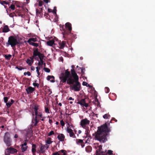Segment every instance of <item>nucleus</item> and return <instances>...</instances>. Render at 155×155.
Listing matches in <instances>:
<instances>
[{
  "instance_id": "nucleus-43",
  "label": "nucleus",
  "mask_w": 155,
  "mask_h": 155,
  "mask_svg": "<svg viewBox=\"0 0 155 155\" xmlns=\"http://www.w3.org/2000/svg\"><path fill=\"white\" fill-rule=\"evenodd\" d=\"M105 92L107 93H108L110 91V89L109 88L107 87H105Z\"/></svg>"
},
{
  "instance_id": "nucleus-11",
  "label": "nucleus",
  "mask_w": 155,
  "mask_h": 155,
  "mask_svg": "<svg viewBox=\"0 0 155 155\" xmlns=\"http://www.w3.org/2000/svg\"><path fill=\"white\" fill-rule=\"evenodd\" d=\"M38 57L40 59V61L38 62V65L39 66H41L43 64L44 61L43 59L44 57H45V56L43 54H42V55L39 56Z\"/></svg>"
},
{
  "instance_id": "nucleus-16",
  "label": "nucleus",
  "mask_w": 155,
  "mask_h": 155,
  "mask_svg": "<svg viewBox=\"0 0 155 155\" xmlns=\"http://www.w3.org/2000/svg\"><path fill=\"white\" fill-rule=\"evenodd\" d=\"M76 142L78 144H81L82 147L83 148L84 146V144L83 140L80 139H77Z\"/></svg>"
},
{
  "instance_id": "nucleus-33",
  "label": "nucleus",
  "mask_w": 155,
  "mask_h": 155,
  "mask_svg": "<svg viewBox=\"0 0 155 155\" xmlns=\"http://www.w3.org/2000/svg\"><path fill=\"white\" fill-rule=\"evenodd\" d=\"M26 62L29 66H31L33 62H32L29 59H28L26 61Z\"/></svg>"
},
{
  "instance_id": "nucleus-36",
  "label": "nucleus",
  "mask_w": 155,
  "mask_h": 155,
  "mask_svg": "<svg viewBox=\"0 0 155 155\" xmlns=\"http://www.w3.org/2000/svg\"><path fill=\"white\" fill-rule=\"evenodd\" d=\"M29 44L36 47H37L38 46V44L34 42L30 43Z\"/></svg>"
},
{
  "instance_id": "nucleus-62",
  "label": "nucleus",
  "mask_w": 155,
  "mask_h": 155,
  "mask_svg": "<svg viewBox=\"0 0 155 155\" xmlns=\"http://www.w3.org/2000/svg\"><path fill=\"white\" fill-rule=\"evenodd\" d=\"M27 143L26 142H25L23 144H22L21 146H27Z\"/></svg>"
},
{
  "instance_id": "nucleus-4",
  "label": "nucleus",
  "mask_w": 155,
  "mask_h": 155,
  "mask_svg": "<svg viewBox=\"0 0 155 155\" xmlns=\"http://www.w3.org/2000/svg\"><path fill=\"white\" fill-rule=\"evenodd\" d=\"M18 42L16 38L13 36H11L9 37L8 43H6V46H8L10 45L11 46L14 48L16 45L18 44Z\"/></svg>"
},
{
  "instance_id": "nucleus-61",
  "label": "nucleus",
  "mask_w": 155,
  "mask_h": 155,
  "mask_svg": "<svg viewBox=\"0 0 155 155\" xmlns=\"http://www.w3.org/2000/svg\"><path fill=\"white\" fill-rule=\"evenodd\" d=\"M96 155H100V153L98 152V150H96Z\"/></svg>"
},
{
  "instance_id": "nucleus-27",
  "label": "nucleus",
  "mask_w": 155,
  "mask_h": 155,
  "mask_svg": "<svg viewBox=\"0 0 155 155\" xmlns=\"http://www.w3.org/2000/svg\"><path fill=\"white\" fill-rule=\"evenodd\" d=\"M75 37V36L73 34V35H70L68 36H66V37H64L63 36L64 38H65V40H70L71 39V38H74Z\"/></svg>"
},
{
  "instance_id": "nucleus-31",
  "label": "nucleus",
  "mask_w": 155,
  "mask_h": 155,
  "mask_svg": "<svg viewBox=\"0 0 155 155\" xmlns=\"http://www.w3.org/2000/svg\"><path fill=\"white\" fill-rule=\"evenodd\" d=\"M110 117V115L108 114H105L103 116V117L105 119L109 118Z\"/></svg>"
},
{
  "instance_id": "nucleus-57",
  "label": "nucleus",
  "mask_w": 155,
  "mask_h": 155,
  "mask_svg": "<svg viewBox=\"0 0 155 155\" xmlns=\"http://www.w3.org/2000/svg\"><path fill=\"white\" fill-rule=\"evenodd\" d=\"M48 144H46L45 145H43L45 148H46V149H47L49 147V146L47 145Z\"/></svg>"
},
{
  "instance_id": "nucleus-22",
  "label": "nucleus",
  "mask_w": 155,
  "mask_h": 155,
  "mask_svg": "<svg viewBox=\"0 0 155 155\" xmlns=\"http://www.w3.org/2000/svg\"><path fill=\"white\" fill-rule=\"evenodd\" d=\"M66 44V42L64 41H62L61 42L59 43V46H60L59 48L60 49H62L64 47Z\"/></svg>"
},
{
  "instance_id": "nucleus-12",
  "label": "nucleus",
  "mask_w": 155,
  "mask_h": 155,
  "mask_svg": "<svg viewBox=\"0 0 155 155\" xmlns=\"http://www.w3.org/2000/svg\"><path fill=\"white\" fill-rule=\"evenodd\" d=\"M39 106L37 104H34L33 108L35 112V115L36 116H37L38 115V110L39 109Z\"/></svg>"
},
{
  "instance_id": "nucleus-56",
  "label": "nucleus",
  "mask_w": 155,
  "mask_h": 155,
  "mask_svg": "<svg viewBox=\"0 0 155 155\" xmlns=\"http://www.w3.org/2000/svg\"><path fill=\"white\" fill-rule=\"evenodd\" d=\"M37 116H39L41 118H42V115L41 113L39 112L38 113Z\"/></svg>"
},
{
  "instance_id": "nucleus-38",
  "label": "nucleus",
  "mask_w": 155,
  "mask_h": 155,
  "mask_svg": "<svg viewBox=\"0 0 155 155\" xmlns=\"http://www.w3.org/2000/svg\"><path fill=\"white\" fill-rule=\"evenodd\" d=\"M44 69L45 72L48 73H49L50 71V70L48 68H44Z\"/></svg>"
},
{
  "instance_id": "nucleus-50",
  "label": "nucleus",
  "mask_w": 155,
  "mask_h": 155,
  "mask_svg": "<svg viewBox=\"0 0 155 155\" xmlns=\"http://www.w3.org/2000/svg\"><path fill=\"white\" fill-rule=\"evenodd\" d=\"M89 132L90 130H86L85 131V134H86L87 136H89Z\"/></svg>"
},
{
  "instance_id": "nucleus-55",
  "label": "nucleus",
  "mask_w": 155,
  "mask_h": 155,
  "mask_svg": "<svg viewBox=\"0 0 155 155\" xmlns=\"http://www.w3.org/2000/svg\"><path fill=\"white\" fill-rule=\"evenodd\" d=\"M16 68L19 70H22L24 69V68L23 67L21 66L16 67Z\"/></svg>"
},
{
  "instance_id": "nucleus-37",
  "label": "nucleus",
  "mask_w": 155,
  "mask_h": 155,
  "mask_svg": "<svg viewBox=\"0 0 155 155\" xmlns=\"http://www.w3.org/2000/svg\"><path fill=\"white\" fill-rule=\"evenodd\" d=\"M44 149H45V148H44V146L43 145H42L40 148V150L41 151V153H43L45 152V151L44 150Z\"/></svg>"
},
{
  "instance_id": "nucleus-13",
  "label": "nucleus",
  "mask_w": 155,
  "mask_h": 155,
  "mask_svg": "<svg viewBox=\"0 0 155 155\" xmlns=\"http://www.w3.org/2000/svg\"><path fill=\"white\" fill-rule=\"evenodd\" d=\"M35 89L34 87H29L28 88L26 89V91L27 92V93L28 94H31L35 91Z\"/></svg>"
},
{
  "instance_id": "nucleus-18",
  "label": "nucleus",
  "mask_w": 155,
  "mask_h": 155,
  "mask_svg": "<svg viewBox=\"0 0 155 155\" xmlns=\"http://www.w3.org/2000/svg\"><path fill=\"white\" fill-rule=\"evenodd\" d=\"M32 124H33L34 126L37 125V124L39 122V120H38L37 116H36L35 118L32 119Z\"/></svg>"
},
{
  "instance_id": "nucleus-2",
  "label": "nucleus",
  "mask_w": 155,
  "mask_h": 155,
  "mask_svg": "<svg viewBox=\"0 0 155 155\" xmlns=\"http://www.w3.org/2000/svg\"><path fill=\"white\" fill-rule=\"evenodd\" d=\"M72 78L71 76L70 72L68 71V69L65 71L64 74L60 77V79L63 83H65L66 81L67 84H72L73 81H77L79 80L78 76L76 73L72 75Z\"/></svg>"
},
{
  "instance_id": "nucleus-9",
  "label": "nucleus",
  "mask_w": 155,
  "mask_h": 155,
  "mask_svg": "<svg viewBox=\"0 0 155 155\" xmlns=\"http://www.w3.org/2000/svg\"><path fill=\"white\" fill-rule=\"evenodd\" d=\"M67 131L68 133L69 134V136L73 138H76V136L74 133L73 132V130L71 128H67Z\"/></svg>"
},
{
  "instance_id": "nucleus-6",
  "label": "nucleus",
  "mask_w": 155,
  "mask_h": 155,
  "mask_svg": "<svg viewBox=\"0 0 155 155\" xmlns=\"http://www.w3.org/2000/svg\"><path fill=\"white\" fill-rule=\"evenodd\" d=\"M68 84L69 85L72 84L73 85L71 87L72 90H74L75 91H78L80 90L81 85L78 81H73L72 84Z\"/></svg>"
},
{
  "instance_id": "nucleus-14",
  "label": "nucleus",
  "mask_w": 155,
  "mask_h": 155,
  "mask_svg": "<svg viewBox=\"0 0 155 155\" xmlns=\"http://www.w3.org/2000/svg\"><path fill=\"white\" fill-rule=\"evenodd\" d=\"M36 11L37 15L39 16L42 15L43 9L42 8H40L38 9H36Z\"/></svg>"
},
{
  "instance_id": "nucleus-21",
  "label": "nucleus",
  "mask_w": 155,
  "mask_h": 155,
  "mask_svg": "<svg viewBox=\"0 0 155 155\" xmlns=\"http://www.w3.org/2000/svg\"><path fill=\"white\" fill-rule=\"evenodd\" d=\"M54 77L53 76L48 75L47 77V80H50L52 82H54Z\"/></svg>"
},
{
  "instance_id": "nucleus-28",
  "label": "nucleus",
  "mask_w": 155,
  "mask_h": 155,
  "mask_svg": "<svg viewBox=\"0 0 155 155\" xmlns=\"http://www.w3.org/2000/svg\"><path fill=\"white\" fill-rule=\"evenodd\" d=\"M51 138L50 137H48L47 140L46 141V143L47 144H51L53 141L51 140Z\"/></svg>"
},
{
  "instance_id": "nucleus-20",
  "label": "nucleus",
  "mask_w": 155,
  "mask_h": 155,
  "mask_svg": "<svg viewBox=\"0 0 155 155\" xmlns=\"http://www.w3.org/2000/svg\"><path fill=\"white\" fill-rule=\"evenodd\" d=\"M14 100L12 99L11 100V102H10L9 101L8 102H7V103H6L7 107L8 108H9L11 106V105L14 103Z\"/></svg>"
},
{
  "instance_id": "nucleus-8",
  "label": "nucleus",
  "mask_w": 155,
  "mask_h": 155,
  "mask_svg": "<svg viewBox=\"0 0 155 155\" xmlns=\"http://www.w3.org/2000/svg\"><path fill=\"white\" fill-rule=\"evenodd\" d=\"M77 103L79 104L81 106L83 107H87L88 106V104L86 102L85 99H81L80 101H79Z\"/></svg>"
},
{
  "instance_id": "nucleus-40",
  "label": "nucleus",
  "mask_w": 155,
  "mask_h": 155,
  "mask_svg": "<svg viewBox=\"0 0 155 155\" xmlns=\"http://www.w3.org/2000/svg\"><path fill=\"white\" fill-rule=\"evenodd\" d=\"M107 153L108 155H113V151L110 150H108Z\"/></svg>"
},
{
  "instance_id": "nucleus-58",
  "label": "nucleus",
  "mask_w": 155,
  "mask_h": 155,
  "mask_svg": "<svg viewBox=\"0 0 155 155\" xmlns=\"http://www.w3.org/2000/svg\"><path fill=\"white\" fill-rule=\"evenodd\" d=\"M112 120H114V121L115 122H117V120L115 119V118H114V117H113L112 119L110 120V123H112Z\"/></svg>"
},
{
  "instance_id": "nucleus-15",
  "label": "nucleus",
  "mask_w": 155,
  "mask_h": 155,
  "mask_svg": "<svg viewBox=\"0 0 155 155\" xmlns=\"http://www.w3.org/2000/svg\"><path fill=\"white\" fill-rule=\"evenodd\" d=\"M7 150H8V152L10 153L14 154L18 151L17 149L12 147L9 148Z\"/></svg>"
},
{
  "instance_id": "nucleus-25",
  "label": "nucleus",
  "mask_w": 155,
  "mask_h": 155,
  "mask_svg": "<svg viewBox=\"0 0 155 155\" xmlns=\"http://www.w3.org/2000/svg\"><path fill=\"white\" fill-rule=\"evenodd\" d=\"M54 41L53 40H51L48 41L47 43V44L48 46H52L54 44Z\"/></svg>"
},
{
  "instance_id": "nucleus-19",
  "label": "nucleus",
  "mask_w": 155,
  "mask_h": 155,
  "mask_svg": "<svg viewBox=\"0 0 155 155\" xmlns=\"http://www.w3.org/2000/svg\"><path fill=\"white\" fill-rule=\"evenodd\" d=\"M37 41V39L36 38H31L29 39L27 42L30 44V43H33L32 42H36Z\"/></svg>"
},
{
  "instance_id": "nucleus-17",
  "label": "nucleus",
  "mask_w": 155,
  "mask_h": 155,
  "mask_svg": "<svg viewBox=\"0 0 155 155\" xmlns=\"http://www.w3.org/2000/svg\"><path fill=\"white\" fill-rule=\"evenodd\" d=\"M57 138L60 141H63L64 140L65 137L63 134H61L58 135Z\"/></svg>"
},
{
  "instance_id": "nucleus-46",
  "label": "nucleus",
  "mask_w": 155,
  "mask_h": 155,
  "mask_svg": "<svg viewBox=\"0 0 155 155\" xmlns=\"http://www.w3.org/2000/svg\"><path fill=\"white\" fill-rule=\"evenodd\" d=\"M57 10H56V7H54V10L53 11H52L53 13L54 14L56 15V12Z\"/></svg>"
},
{
  "instance_id": "nucleus-52",
  "label": "nucleus",
  "mask_w": 155,
  "mask_h": 155,
  "mask_svg": "<svg viewBox=\"0 0 155 155\" xmlns=\"http://www.w3.org/2000/svg\"><path fill=\"white\" fill-rule=\"evenodd\" d=\"M71 75H72L73 74H74L76 73L75 70L74 69H72L71 70Z\"/></svg>"
},
{
  "instance_id": "nucleus-5",
  "label": "nucleus",
  "mask_w": 155,
  "mask_h": 155,
  "mask_svg": "<svg viewBox=\"0 0 155 155\" xmlns=\"http://www.w3.org/2000/svg\"><path fill=\"white\" fill-rule=\"evenodd\" d=\"M3 140L7 146L9 147L11 146L12 143V140L11 138L10 134L9 132H6L5 134Z\"/></svg>"
},
{
  "instance_id": "nucleus-64",
  "label": "nucleus",
  "mask_w": 155,
  "mask_h": 155,
  "mask_svg": "<svg viewBox=\"0 0 155 155\" xmlns=\"http://www.w3.org/2000/svg\"><path fill=\"white\" fill-rule=\"evenodd\" d=\"M27 74L28 75V76H30L31 75V74L29 71H28L27 72Z\"/></svg>"
},
{
  "instance_id": "nucleus-48",
  "label": "nucleus",
  "mask_w": 155,
  "mask_h": 155,
  "mask_svg": "<svg viewBox=\"0 0 155 155\" xmlns=\"http://www.w3.org/2000/svg\"><path fill=\"white\" fill-rule=\"evenodd\" d=\"M33 85L34 87H36L37 88H38L39 86V84L36 83H33Z\"/></svg>"
},
{
  "instance_id": "nucleus-63",
  "label": "nucleus",
  "mask_w": 155,
  "mask_h": 155,
  "mask_svg": "<svg viewBox=\"0 0 155 155\" xmlns=\"http://www.w3.org/2000/svg\"><path fill=\"white\" fill-rule=\"evenodd\" d=\"M58 153L57 152H54V153H53L52 155H58Z\"/></svg>"
},
{
  "instance_id": "nucleus-44",
  "label": "nucleus",
  "mask_w": 155,
  "mask_h": 155,
  "mask_svg": "<svg viewBox=\"0 0 155 155\" xmlns=\"http://www.w3.org/2000/svg\"><path fill=\"white\" fill-rule=\"evenodd\" d=\"M9 98L7 97H4V100L5 103H7V102L8 101V100Z\"/></svg>"
},
{
  "instance_id": "nucleus-35",
  "label": "nucleus",
  "mask_w": 155,
  "mask_h": 155,
  "mask_svg": "<svg viewBox=\"0 0 155 155\" xmlns=\"http://www.w3.org/2000/svg\"><path fill=\"white\" fill-rule=\"evenodd\" d=\"M82 85L84 86H86L87 87H91V86H90L89 84H88L87 82H86L84 81L82 83Z\"/></svg>"
},
{
  "instance_id": "nucleus-51",
  "label": "nucleus",
  "mask_w": 155,
  "mask_h": 155,
  "mask_svg": "<svg viewBox=\"0 0 155 155\" xmlns=\"http://www.w3.org/2000/svg\"><path fill=\"white\" fill-rule=\"evenodd\" d=\"M35 58V57L33 55L32 57H31L30 58V60L32 62H34V59Z\"/></svg>"
},
{
  "instance_id": "nucleus-49",
  "label": "nucleus",
  "mask_w": 155,
  "mask_h": 155,
  "mask_svg": "<svg viewBox=\"0 0 155 155\" xmlns=\"http://www.w3.org/2000/svg\"><path fill=\"white\" fill-rule=\"evenodd\" d=\"M60 124L62 127L64 126L65 125V123L63 120L60 121Z\"/></svg>"
},
{
  "instance_id": "nucleus-24",
  "label": "nucleus",
  "mask_w": 155,
  "mask_h": 155,
  "mask_svg": "<svg viewBox=\"0 0 155 155\" xmlns=\"http://www.w3.org/2000/svg\"><path fill=\"white\" fill-rule=\"evenodd\" d=\"M10 31V29L8 26L7 25L4 26V28L3 29V32H7Z\"/></svg>"
},
{
  "instance_id": "nucleus-59",
  "label": "nucleus",
  "mask_w": 155,
  "mask_h": 155,
  "mask_svg": "<svg viewBox=\"0 0 155 155\" xmlns=\"http://www.w3.org/2000/svg\"><path fill=\"white\" fill-rule=\"evenodd\" d=\"M14 14V13H10L9 14V16L10 17H14V15L13 14Z\"/></svg>"
},
{
  "instance_id": "nucleus-42",
  "label": "nucleus",
  "mask_w": 155,
  "mask_h": 155,
  "mask_svg": "<svg viewBox=\"0 0 155 155\" xmlns=\"http://www.w3.org/2000/svg\"><path fill=\"white\" fill-rule=\"evenodd\" d=\"M54 134V132L53 130L51 131L48 134V136H50L53 134Z\"/></svg>"
},
{
  "instance_id": "nucleus-29",
  "label": "nucleus",
  "mask_w": 155,
  "mask_h": 155,
  "mask_svg": "<svg viewBox=\"0 0 155 155\" xmlns=\"http://www.w3.org/2000/svg\"><path fill=\"white\" fill-rule=\"evenodd\" d=\"M12 57V55L10 54L8 55H4V57L5 58L8 60H10L11 59Z\"/></svg>"
},
{
  "instance_id": "nucleus-47",
  "label": "nucleus",
  "mask_w": 155,
  "mask_h": 155,
  "mask_svg": "<svg viewBox=\"0 0 155 155\" xmlns=\"http://www.w3.org/2000/svg\"><path fill=\"white\" fill-rule=\"evenodd\" d=\"M45 112L48 113H49V110L48 107H45Z\"/></svg>"
},
{
  "instance_id": "nucleus-3",
  "label": "nucleus",
  "mask_w": 155,
  "mask_h": 155,
  "mask_svg": "<svg viewBox=\"0 0 155 155\" xmlns=\"http://www.w3.org/2000/svg\"><path fill=\"white\" fill-rule=\"evenodd\" d=\"M65 29L62 28L63 32H62L64 37L66 36H69L70 35H73V34L71 33L72 30L71 25L69 22H67L65 24Z\"/></svg>"
},
{
  "instance_id": "nucleus-1",
  "label": "nucleus",
  "mask_w": 155,
  "mask_h": 155,
  "mask_svg": "<svg viewBox=\"0 0 155 155\" xmlns=\"http://www.w3.org/2000/svg\"><path fill=\"white\" fill-rule=\"evenodd\" d=\"M110 131V128L108 127L107 124L105 123L101 127H98L95 137L101 143H105L107 140V136L109 135L108 133Z\"/></svg>"
},
{
  "instance_id": "nucleus-41",
  "label": "nucleus",
  "mask_w": 155,
  "mask_h": 155,
  "mask_svg": "<svg viewBox=\"0 0 155 155\" xmlns=\"http://www.w3.org/2000/svg\"><path fill=\"white\" fill-rule=\"evenodd\" d=\"M10 8L12 10H14L15 8V6L13 4L11 5H10Z\"/></svg>"
},
{
  "instance_id": "nucleus-60",
  "label": "nucleus",
  "mask_w": 155,
  "mask_h": 155,
  "mask_svg": "<svg viewBox=\"0 0 155 155\" xmlns=\"http://www.w3.org/2000/svg\"><path fill=\"white\" fill-rule=\"evenodd\" d=\"M33 126H33V124H32L30 126V129L31 130V131L32 132V130L33 128Z\"/></svg>"
},
{
  "instance_id": "nucleus-7",
  "label": "nucleus",
  "mask_w": 155,
  "mask_h": 155,
  "mask_svg": "<svg viewBox=\"0 0 155 155\" xmlns=\"http://www.w3.org/2000/svg\"><path fill=\"white\" fill-rule=\"evenodd\" d=\"M90 122V121L88 120L87 118H85L81 120L80 125L83 128H84L87 125L89 124Z\"/></svg>"
},
{
  "instance_id": "nucleus-32",
  "label": "nucleus",
  "mask_w": 155,
  "mask_h": 155,
  "mask_svg": "<svg viewBox=\"0 0 155 155\" xmlns=\"http://www.w3.org/2000/svg\"><path fill=\"white\" fill-rule=\"evenodd\" d=\"M27 146H21V149L22 152H24L26 151L27 149Z\"/></svg>"
},
{
  "instance_id": "nucleus-34",
  "label": "nucleus",
  "mask_w": 155,
  "mask_h": 155,
  "mask_svg": "<svg viewBox=\"0 0 155 155\" xmlns=\"http://www.w3.org/2000/svg\"><path fill=\"white\" fill-rule=\"evenodd\" d=\"M36 72L38 74V76L40 74V73L39 72V70L40 69V67H36Z\"/></svg>"
},
{
  "instance_id": "nucleus-23",
  "label": "nucleus",
  "mask_w": 155,
  "mask_h": 155,
  "mask_svg": "<svg viewBox=\"0 0 155 155\" xmlns=\"http://www.w3.org/2000/svg\"><path fill=\"white\" fill-rule=\"evenodd\" d=\"M36 145L35 144L32 145L31 151L33 155H35V153L36 152Z\"/></svg>"
},
{
  "instance_id": "nucleus-53",
  "label": "nucleus",
  "mask_w": 155,
  "mask_h": 155,
  "mask_svg": "<svg viewBox=\"0 0 155 155\" xmlns=\"http://www.w3.org/2000/svg\"><path fill=\"white\" fill-rule=\"evenodd\" d=\"M85 71V69L84 68H82L81 69V73L82 74V75H83L84 73V71Z\"/></svg>"
},
{
  "instance_id": "nucleus-30",
  "label": "nucleus",
  "mask_w": 155,
  "mask_h": 155,
  "mask_svg": "<svg viewBox=\"0 0 155 155\" xmlns=\"http://www.w3.org/2000/svg\"><path fill=\"white\" fill-rule=\"evenodd\" d=\"M102 145H100L98 147V149L97 150H98V152H99L100 153H101L102 154L104 152L102 151Z\"/></svg>"
},
{
  "instance_id": "nucleus-39",
  "label": "nucleus",
  "mask_w": 155,
  "mask_h": 155,
  "mask_svg": "<svg viewBox=\"0 0 155 155\" xmlns=\"http://www.w3.org/2000/svg\"><path fill=\"white\" fill-rule=\"evenodd\" d=\"M65 151V150H61L58 151V152H57L58 154V155H61V153H64V152Z\"/></svg>"
},
{
  "instance_id": "nucleus-45",
  "label": "nucleus",
  "mask_w": 155,
  "mask_h": 155,
  "mask_svg": "<svg viewBox=\"0 0 155 155\" xmlns=\"http://www.w3.org/2000/svg\"><path fill=\"white\" fill-rule=\"evenodd\" d=\"M0 3L3 5H4V4H7V2L5 1H1L0 2Z\"/></svg>"
},
{
  "instance_id": "nucleus-26",
  "label": "nucleus",
  "mask_w": 155,
  "mask_h": 155,
  "mask_svg": "<svg viewBox=\"0 0 155 155\" xmlns=\"http://www.w3.org/2000/svg\"><path fill=\"white\" fill-rule=\"evenodd\" d=\"M92 150V147L90 146H88L86 147V151L87 153H90Z\"/></svg>"
},
{
  "instance_id": "nucleus-10",
  "label": "nucleus",
  "mask_w": 155,
  "mask_h": 155,
  "mask_svg": "<svg viewBox=\"0 0 155 155\" xmlns=\"http://www.w3.org/2000/svg\"><path fill=\"white\" fill-rule=\"evenodd\" d=\"M34 49L35 50L33 51V54L34 56L35 57L36 56H38V57H39V56L42 55V54L38 51V48H35Z\"/></svg>"
},
{
  "instance_id": "nucleus-54",
  "label": "nucleus",
  "mask_w": 155,
  "mask_h": 155,
  "mask_svg": "<svg viewBox=\"0 0 155 155\" xmlns=\"http://www.w3.org/2000/svg\"><path fill=\"white\" fill-rule=\"evenodd\" d=\"M43 4V2L42 1H39V2H38L39 6H41Z\"/></svg>"
}]
</instances>
